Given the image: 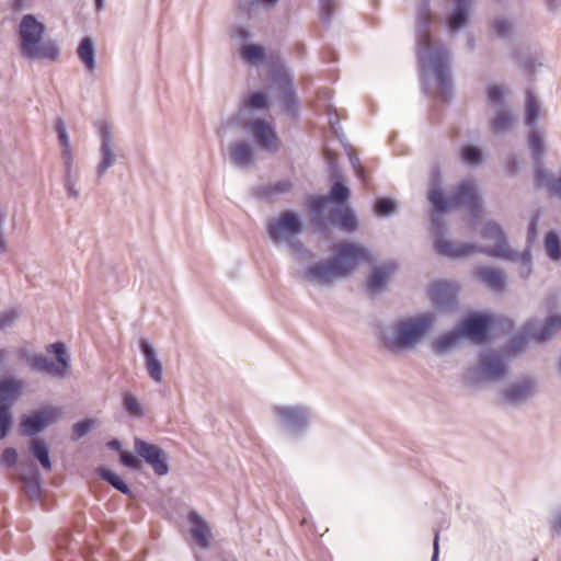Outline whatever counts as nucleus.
Listing matches in <instances>:
<instances>
[{
  "instance_id": "nucleus-10",
  "label": "nucleus",
  "mask_w": 561,
  "mask_h": 561,
  "mask_svg": "<svg viewBox=\"0 0 561 561\" xmlns=\"http://www.w3.org/2000/svg\"><path fill=\"white\" fill-rule=\"evenodd\" d=\"M351 196L350 188L341 182L334 183L329 196H311L307 201L308 214L310 222L317 231L325 232L327 219L322 216L328 203L344 204Z\"/></svg>"
},
{
  "instance_id": "nucleus-19",
  "label": "nucleus",
  "mask_w": 561,
  "mask_h": 561,
  "mask_svg": "<svg viewBox=\"0 0 561 561\" xmlns=\"http://www.w3.org/2000/svg\"><path fill=\"white\" fill-rule=\"evenodd\" d=\"M534 180L538 188H545L550 197L561 202V173H550L542 163H538L535 167Z\"/></svg>"
},
{
  "instance_id": "nucleus-30",
  "label": "nucleus",
  "mask_w": 561,
  "mask_h": 561,
  "mask_svg": "<svg viewBox=\"0 0 561 561\" xmlns=\"http://www.w3.org/2000/svg\"><path fill=\"white\" fill-rule=\"evenodd\" d=\"M495 114L493 119L491 121V128L496 134H504L510 131L515 122V117L511 111V108L507 107H500L494 110Z\"/></svg>"
},
{
  "instance_id": "nucleus-50",
  "label": "nucleus",
  "mask_w": 561,
  "mask_h": 561,
  "mask_svg": "<svg viewBox=\"0 0 561 561\" xmlns=\"http://www.w3.org/2000/svg\"><path fill=\"white\" fill-rule=\"evenodd\" d=\"M528 339H531V337L526 333V327H525L523 333L515 335L511 340V342L508 344V352L514 353V354L522 352L525 348V346L528 342Z\"/></svg>"
},
{
  "instance_id": "nucleus-46",
  "label": "nucleus",
  "mask_w": 561,
  "mask_h": 561,
  "mask_svg": "<svg viewBox=\"0 0 561 561\" xmlns=\"http://www.w3.org/2000/svg\"><path fill=\"white\" fill-rule=\"evenodd\" d=\"M12 422V411L5 408H0V439H4L8 436Z\"/></svg>"
},
{
  "instance_id": "nucleus-44",
  "label": "nucleus",
  "mask_w": 561,
  "mask_h": 561,
  "mask_svg": "<svg viewBox=\"0 0 561 561\" xmlns=\"http://www.w3.org/2000/svg\"><path fill=\"white\" fill-rule=\"evenodd\" d=\"M375 213L380 217H387L396 213L397 203L392 198L379 197L375 202Z\"/></svg>"
},
{
  "instance_id": "nucleus-34",
  "label": "nucleus",
  "mask_w": 561,
  "mask_h": 561,
  "mask_svg": "<svg viewBox=\"0 0 561 561\" xmlns=\"http://www.w3.org/2000/svg\"><path fill=\"white\" fill-rule=\"evenodd\" d=\"M78 56L81 61L84 64L88 71H94L95 64V49L94 42L91 37H84L79 47H78Z\"/></svg>"
},
{
  "instance_id": "nucleus-18",
  "label": "nucleus",
  "mask_w": 561,
  "mask_h": 561,
  "mask_svg": "<svg viewBox=\"0 0 561 561\" xmlns=\"http://www.w3.org/2000/svg\"><path fill=\"white\" fill-rule=\"evenodd\" d=\"M490 328V318L485 314H473L467 318L459 331L462 337H468L474 342L481 343L486 339Z\"/></svg>"
},
{
  "instance_id": "nucleus-45",
  "label": "nucleus",
  "mask_w": 561,
  "mask_h": 561,
  "mask_svg": "<svg viewBox=\"0 0 561 561\" xmlns=\"http://www.w3.org/2000/svg\"><path fill=\"white\" fill-rule=\"evenodd\" d=\"M278 0H238V10L242 13L251 14L252 10L259 5L273 7Z\"/></svg>"
},
{
  "instance_id": "nucleus-16",
  "label": "nucleus",
  "mask_w": 561,
  "mask_h": 561,
  "mask_svg": "<svg viewBox=\"0 0 561 561\" xmlns=\"http://www.w3.org/2000/svg\"><path fill=\"white\" fill-rule=\"evenodd\" d=\"M245 128L251 131L261 149L275 152L280 148V140L274 127L266 121L252 119L245 124Z\"/></svg>"
},
{
  "instance_id": "nucleus-35",
  "label": "nucleus",
  "mask_w": 561,
  "mask_h": 561,
  "mask_svg": "<svg viewBox=\"0 0 561 561\" xmlns=\"http://www.w3.org/2000/svg\"><path fill=\"white\" fill-rule=\"evenodd\" d=\"M30 450L36 460L41 463L44 470H51V461L49 457V449L46 443L41 438H34L30 442Z\"/></svg>"
},
{
  "instance_id": "nucleus-42",
  "label": "nucleus",
  "mask_w": 561,
  "mask_h": 561,
  "mask_svg": "<svg viewBox=\"0 0 561 561\" xmlns=\"http://www.w3.org/2000/svg\"><path fill=\"white\" fill-rule=\"evenodd\" d=\"M460 156L462 161L470 167L478 165L483 160V153L482 150L472 145H466L460 150Z\"/></svg>"
},
{
  "instance_id": "nucleus-59",
  "label": "nucleus",
  "mask_w": 561,
  "mask_h": 561,
  "mask_svg": "<svg viewBox=\"0 0 561 561\" xmlns=\"http://www.w3.org/2000/svg\"><path fill=\"white\" fill-rule=\"evenodd\" d=\"M289 188H290V183L286 182V181L278 182V183L273 184V185H271L268 187L271 194H274V193H285V192H288Z\"/></svg>"
},
{
  "instance_id": "nucleus-32",
  "label": "nucleus",
  "mask_w": 561,
  "mask_h": 561,
  "mask_svg": "<svg viewBox=\"0 0 561 561\" xmlns=\"http://www.w3.org/2000/svg\"><path fill=\"white\" fill-rule=\"evenodd\" d=\"M391 271V265L375 267L367 280L368 289L371 293H379L380 290H382L389 280V275Z\"/></svg>"
},
{
  "instance_id": "nucleus-48",
  "label": "nucleus",
  "mask_w": 561,
  "mask_h": 561,
  "mask_svg": "<svg viewBox=\"0 0 561 561\" xmlns=\"http://www.w3.org/2000/svg\"><path fill=\"white\" fill-rule=\"evenodd\" d=\"M493 30L496 36L506 38L512 34V24L505 18H496L493 22Z\"/></svg>"
},
{
  "instance_id": "nucleus-53",
  "label": "nucleus",
  "mask_w": 561,
  "mask_h": 561,
  "mask_svg": "<svg viewBox=\"0 0 561 561\" xmlns=\"http://www.w3.org/2000/svg\"><path fill=\"white\" fill-rule=\"evenodd\" d=\"M538 221H539V214H534L531 219H530V222H529V226H528V232H527V247L526 248H529V251L531 252L530 248H531V244L535 242V240L537 239V225H538Z\"/></svg>"
},
{
  "instance_id": "nucleus-9",
  "label": "nucleus",
  "mask_w": 561,
  "mask_h": 561,
  "mask_svg": "<svg viewBox=\"0 0 561 561\" xmlns=\"http://www.w3.org/2000/svg\"><path fill=\"white\" fill-rule=\"evenodd\" d=\"M273 414L285 431L302 435L310 425L313 411L306 404H278L273 408Z\"/></svg>"
},
{
  "instance_id": "nucleus-57",
  "label": "nucleus",
  "mask_w": 561,
  "mask_h": 561,
  "mask_svg": "<svg viewBox=\"0 0 561 561\" xmlns=\"http://www.w3.org/2000/svg\"><path fill=\"white\" fill-rule=\"evenodd\" d=\"M505 170L510 175H516L519 171V162L518 159L512 154L508 157L505 165Z\"/></svg>"
},
{
  "instance_id": "nucleus-36",
  "label": "nucleus",
  "mask_w": 561,
  "mask_h": 561,
  "mask_svg": "<svg viewBox=\"0 0 561 561\" xmlns=\"http://www.w3.org/2000/svg\"><path fill=\"white\" fill-rule=\"evenodd\" d=\"M543 249L547 257L553 263L561 262V238L557 232L550 231L545 236Z\"/></svg>"
},
{
  "instance_id": "nucleus-15",
  "label": "nucleus",
  "mask_w": 561,
  "mask_h": 561,
  "mask_svg": "<svg viewBox=\"0 0 561 561\" xmlns=\"http://www.w3.org/2000/svg\"><path fill=\"white\" fill-rule=\"evenodd\" d=\"M135 453L144 459L158 476H165L169 472L167 456L163 449L154 444H150L139 437L134 439Z\"/></svg>"
},
{
  "instance_id": "nucleus-20",
  "label": "nucleus",
  "mask_w": 561,
  "mask_h": 561,
  "mask_svg": "<svg viewBox=\"0 0 561 561\" xmlns=\"http://www.w3.org/2000/svg\"><path fill=\"white\" fill-rule=\"evenodd\" d=\"M431 294L435 306L438 309H450L456 304L458 286L454 283L437 282L431 288Z\"/></svg>"
},
{
  "instance_id": "nucleus-52",
  "label": "nucleus",
  "mask_w": 561,
  "mask_h": 561,
  "mask_svg": "<svg viewBox=\"0 0 561 561\" xmlns=\"http://www.w3.org/2000/svg\"><path fill=\"white\" fill-rule=\"evenodd\" d=\"M20 312L15 309H10L0 313V330H4L14 325Z\"/></svg>"
},
{
  "instance_id": "nucleus-29",
  "label": "nucleus",
  "mask_w": 561,
  "mask_h": 561,
  "mask_svg": "<svg viewBox=\"0 0 561 561\" xmlns=\"http://www.w3.org/2000/svg\"><path fill=\"white\" fill-rule=\"evenodd\" d=\"M461 337L462 335L459 331V328H456L453 331L438 336L433 342L432 350L437 355H445L458 345Z\"/></svg>"
},
{
  "instance_id": "nucleus-2",
  "label": "nucleus",
  "mask_w": 561,
  "mask_h": 561,
  "mask_svg": "<svg viewBox=\"0 0 561 561\" xmlns=\"http://www.w3.org/2000/svg\"><path fill=\"white\" fill-rule=\"evenodd\" d=\"M480 236L494 245H478L468 242L438 241V251L448 259H463L474 253H483L488 256L503 261L517 262L522 265L520 277L526 279L533 273V257L529 248L524 251H514L507 240L502 226L494 221H485L480 231Z\"/></svg>"
},
{
  "instance_id": "nucleus-17",
  "label": "nucleus",
  "mask_w": 561,
  "mask_h": 561,
  "mask_svg": "<svg viewBox=\"0 0 561 561\" xmlns=\"http://www.w3.org/2000/svg\"><path fill=\"white\" fill-rule=\"evenodd\" d=\"M561 331V316H550L543 323L538 324L536 321L526 323V333L537 342H546Z\"/></svg>"
},
{
  "instance_id": "nucleus-37",
  "label": "nucleus",
  "mask_w": 561,
  "mask_h": 561,
  "mask_svg": "<svg viewBox=\"0 0 561 561\" xmlns=\"http://www.w3.org/2000/svg\"><path fill=\"white\" fill-rule=\"evenodd\" d=\"M123 408L126 411V413L133 419H140L145 414L142 403L134 393L128 391L123 393Z\"/></svg>"
},
{
  "instance_id": "nucleus-51",
  "label": "nucleus",
  "mask_w": 561,
  "mask_h": 561,
  "mask_svg": "<svg viewBox=\"0 0 561 561\" xmlns=\"http://www.w3.org/2000/svg\"><path fill=\"white\" fill-rule=\"evenodd\" d=\"M93 427V420L85 419L83 421L77 422L72 426L73 439H80L81 437L85 436Z\"/></svg>"
},
{
  "instance_id": "nucleus-39",
  "label": "nucleus",
  "mask_w": 561,
  "mask_h": 561,
  "mask_svg": "<svg viewBox=\"0 0 561 561\" xmlns=\"http://www.w3.org/2000/svg\"><path fill=\"white\" fill-rule=\"evenodd\" d=\"M505 87L502 84H490L486 88V101L494 110L507 107L505 100Z\"/></svg>"
},
{
  "instance_id": "nucleus-8",
  "label": "nucleus",
  "mask_w": 561,
  "mask_h": 561,
  "mask_svg": "<svg viewBox=\"0 0 561 561\" xmlns=\"http://www.w3.org/2000/svg\"><path fill=\"white\" fill-rule=\"evenodd\" d=\"M266 231L274 244L286 242L296 249L297 243L294 239L304 231V222L297 213L286 210L267 221Z\"/></svg>"
},
{
  "instance_id": "nucleus-27",
  "label": "nucleus",
  "mask_w": 561,
  "mask_h": 561,
  "mask_svg": "<svg viewBox=\"0 0 561 561\" xmlns=\"http://www.w3.org/2000/svg\"><path fill=\"white\" fill-rule=\"evenodd\" d=\"M22 382L12 377L0 379V408L11 410L14 400L20 396Z\"/></svg>"
},
{
  "instance_id": "nucleus-47",
  "label": "nucleus",
  "mask_w": 561,
  "mask_h": 561,
  "mask_svg": "<svg viewBox=\"0 0 561 561\" xmlns=\"http://www.w3.org/2000/svg\"><path fill=\"white\" fill-rule=\"evenodd\" d=\"M121 462L133 470H140L141 469V459L140 457L135 453L123 450L121 451Z\"/></svg>"
},
{
  "instance_id": "nucleus-64",
  "label": "nucleus",
  "mask_w": 561,
  "mask_h": 561,
  "mask_svg": "<svg viewBox=\"0 0 561 561\" xmlns=\"http://www.w3.org/2000/svg\"><path fill=\"white\" fill-rule=\"evenodd\" d=\"M350 161H351L352 165L356 169L357 174H358L359 176H363L364 170H363V168L359 165V159H358V157L351 154V156H350Z\"/></svg>"
},
{
  "instance_id": "nucleus-21",
  "label": "nucleus",
  "mask_w": 561,
  "mask_h": 561,
  "mask_svg": "<svg viewBox=\"0 0 561 561\" xmlns=\"http://www.w3.org/2000/svg\"><path fill=\"white\" fill-rule=\"evenodd\" d=\"M474 276L494 293H502L506 287V275L492 266H481L474 271Z\"/></svg>"
},
{
  "instance_id": "nucleus-60",
  "label": "nucleus",
  "mask_w": 561,
  "mask_h": 561,
  "mask_svg": "<svg viewBox=\"0 0 561 561\" xmlns=\"http://www.w3.org/2000/svg\"><path fill=\"white\" fill-rule=\"evenodd\" d=\"M545 7L550 13H559L561 11V0H543Z\"/></svg>"
},
{
  "instance_id": "nucleus-40",
  "label": "nucleus",
  "mask_w": 561,
  "mask_h": 561,
  "mask_svg": "<svg viewBox=\"0 0 561 561\" xmlns=\"http://www.w3.org/2000/svg\"><path fill=\"white\" fill-rule=\"evenodd\" d=\"M241 56L247 62L259 65L265 59V49L259 44H247L241 49Z\"/></svg>"
},
{
  "instance_id": "nucleus-22",
  "label": "nucleus",
  "mask_w": 561,
  "mask_h": 561,
  "mask_svg": "<svg viewBox=\"0 0 561 561\" xmlns=\"http://www.w3.org/2000/svg\"><path fill=\"white\" fill-rule=\"evenodd\" d=\"M139 348L145 358V367L154 382L162 381V364L157 356L153 345L146 339H140Z\"/></svg>"
},
{
  "instance_id": "nucleus-4",
  "label": "nucleus",
  "mask_w": 561,
  "mask_h": 561,
  "mask_svg": "<svg viewBox=\"0 0 561 561\" xmlns=\"http://www.w3.org/2000/svg\"><path fill=\"white\" fill-rule=\"evenodd\" d=\"M368 259L369 252L362 244L343 241L335 247L332 257L311 264L302 273V277L313 286L328 287L351 275Z\"/></svg>"
},
{
  "instance_id": "nucleus-26",
  "label": "nucleus",
  "mask_w": 561,
  "mask_h": 561,
  "mask_svg": "<svg viewBox=\"0 0 561 561\" xmlns=\"http://www.w3.org/2000/svg\"><path fill=\"white\" fill-rule=\"evenodd\" d=\"M328 222L337 226L347 233H352L358 228L357 217L350 207L332 209Z\"/></svg>"
},
{
  "instance_id": "nucleus-56",
  "label": "nucleus",
  "mask_w": 561,
  "mask_h": 561,
  "mask_svg": "<svg viewBox=\"0 0 561 561\" xmlns=\"http://www.w3.org/2000/svg\"><path fill=\"white\" fill-rule=\"evenodd\" d=\"M321 19L324 23H329L334 8V0H320Z\"/></svg>"
},
{
  "instance_id": "nucleus-49",
  "label": "nucleus",
  "mask_w": 561,
  "mask_h": 561,
  "mask_svg": "<svg viewBox=\"0 0 561 561\" xmlns=\"http://www.w3.org/2000/svg\"><path fill=\"white\" fill-rule=\"evenodd\" d=\"M64 185L70 198H79L80 191L77 188V178L72 175V171H65Z\"/></svg>"
},
{
  "instance_id": "nucleus-28",
  "label": "nucleus",
  "mask_w": 561,
  "mask_h": 561,
  "mask_svg": "<svg viewBox=\"0 0 561 561\" xmlns=\"http://www.w3.org/2000/svg\"><path fill=\"white\" fill-rule=\"evenodd\" d=\"M188 523L191 525V534L195 541L202 547V548H208L209 547V540H208V534H209V527L207 523L204 520V518L195 511H192L188 514Z\"/></svg>"
},
{
  "instance_id": "nucleus-58",
  "label": "nucleus",
  "mask_w": 561,
  "mask_h": 561,
  "mask_svg": "<svg viewBox=\"0 0 561 561\" xmlns=\"http://www.w3.org/2000/svg\"><path fill=\"white\" fill-rule=\"evenodd\" d=\"M61 156L65 162V171H72L73 157L71 147H62Z\"/></svg>"
},
{
  "instance_id": "nucleus-55",
  "label": "nucleus",
  "mask_w": 561,
  "mask_h": 561,
  "mask_svg": "<svg viewBox=\"0 0 561 561\" xmlns=\"http://www.w3.org/2000/svg\"><path fill=\"white\" fill-rule=\"evenodd\" d=\"M230 35L240 42H247L251 38L250 30L244 25H234L231 27Z\"/></svg>"
},
{
  "instance_id": "nucleus-61",
  "label": "nucleus",
  "mask_w": 561,
  "mask_h": 561,
  "mask_svg": "<svg viewBox=\"0 0 561 561\" xmlns=\"http://www.w3.org/2000/svg\"><path fill=\"white\" fill-rule=\"evenodd\" d=\"M4 217L0 214V254L7 252V241L3 232Z\"/></svg>"
},
{
  "instance_id": "nucleus-5",
  "label": "nucleus",
  "mask_w": 561,
  "mask_h": 561,
  "mask_svg": "<svg viewBox=\"0 0 561 561\" xmlns=\"http://www.w3.org/2000/svg\"><path fill=\"white\" fill-rule=\"evenodd\" d=\"M435 321L431 312L399 319L380 332V345L394 354L412 351L428 334Z\"/></svg>"
},
{
  "instance_id": "nucleus-3",
  "label": "nucleus",
  "mask_w": 561,
  "mask_h": 561,
  "mask_svg": "<svg viewBox=\"0 0 561 561\" xmlns=\"http://www.w3.org/2000/svg\"><path fill=\"white\" fill-rule=\"evenodd\" d=\"M427 197L432 203L435 213L431 218L434 233V248L439 255L444 256L437 248L438 241H447L444 238L445 224L440 218V215L446 213L449 208L463 207L468 209L473 217H478L481 209V198L478 194V185L473 180H463L450 197L446 198L442 191V179L437 171L432 173Z\"/></svg>"
},
{
  "instance_id": "nucleus-11",
  "label": "nucleus",
  "mask_w": 561,
  "mask_h": 561,
  "mask_svg": "<svg viewBox=\"0 0 561 561\" xmlns=\"http://www.w3.org/2000/svg\"><path fill=\"white\" fill-rule=\"evenodd\" d=\"M538 393V380L525 376L502 389L499 402L506 408L518 409L527 404Z\"/></svg>"
},
{
  "instance_id": "nucleus-13",
  "label": "nucleus",
  "mask_w": 561,
  "mask_h": 561,
  "mask_svg": "<svg viewBox=\"0 0 561 561\" xmlns=\"http://www.w3.org/2000/svg\"><path fill=\"white\" fill-rule=\"evenodd\" d=\"M98 134L101 139L100 156L101 160L96 168V174L102 178L110 168H112L119 158V148L113 127L110 123L103 121L98 124Z\"/></svg>"
},
{
  "instance_id": "nucleus-62",
  "label": "nucleus",
  "mask_w": 561,
  "mask_h": 561,
  "mask_svg": "<svg viewBox=\"0 0 561 561\" xmlns=\"http://www.w3.org/2000/svg\"><path fill=\"white\" fill-rule=\"evenodd\" d=\"M438 540H439L438 531H435V535H434V542H433V556H432V561H437V559H438V553H439V545H438Z\"/></svg>"
},
{
  "instance_id": "nucleus-1",
  "label": "nucleus",
  "mask_w": 561,
  "mask_h": 561,
  "mask_svg": "<svg viewBox=\"0 0 561 561\" xmlns=\"http://www.w3.org/2000/svg\"><path fill=\"white\" fill-rule=\"evenodd\" d=\"M433 23L430 0H419L416 5L417 60L425 89L433 77L439 89L437 98L447 101L453 93V80L449 68L450 51L439 45L433 48L430 27Z\"/></svg>"
},
{
  "instance_id": "nucleus-43",
  "label": "nucleus",
  "mask_w": 561,
  "mask_h": 561,
  "mask_svg": "<svg viewBox=\"0 0 561 561\" xmlns=\"http://www.w3.org/2000/svg\"><path fill=\"white\" fill-rule=\"evenodd\" d=\"M243 104L251 111H261L267 108V96L263 92H253L243 99Z\"/></svg>"
},
{
  "instance_id": "nucleus-63",
  "label": "nucleus",
  "mask_w": 561,
  "mask_h": 561,
  "mask_svg": "<svg viewBox=\"0 0 561 561\" xmlns=\"http://www.w3.org/2000/svg\"><path fill=\"white\" fill-rule=\"evenodd\" d=\"M55 128H56V131H57L58 136L68 134L66 125H65V122H64L62 118H58L56 121Z\"/></svg>"
},
{
  "instance_id": "nucleus-14",
  "label": "nucleus",
  "mask_w": 561,
  "mask_h": 561,
  "mask_svg": "<svg viewBox=\"0 0 561 561\" xmlns=\"http://www.w3.org/2000/svg\"><path fill=\"white\" fill-rule=\"evenodd\" d=\"M60 414V410L55 407H44L35 410L32 414L21 416L20 431L24 436H36L44 432Z\"/></svg>"
},
{
  "instance_id": "nucleus-38",
  "label": "nucleus",
  "mask_w": 561,
  "mask_h": 561,
  "mask_svg": "<svg viewBox=\"0 0 561 561\" xmlns=\"http://www.w3.org/2000/svg\"><path fill=\"white\" fill-rule=\"evenodd\" d=\"M528 146L536 160V165L541 163V159L545 152L543 136L539 129L533 128L528 135Z\"/></svg>"
},
{
  "instance_id": "nucleus-54",
  "label": "nucleus",
  "mask_w": 561,
  "mask_h": 561,
  "mask_svg": "<svg viewBox=\"0 0 561 561\" xmlns=\"http://www.w3.org/2000/svg\"><path fill=\"white\" fill-rule=\"evenodd\" d=\"M16 461H18V451L14 448L8 447L2 451L1 458H0L1 465L9 468V467H12L13 465H15Z\"/></svg>"
},
{
  "instance_id": "nucleus-31",
  "label": "nucleus",
  "mask_w": 561,
  "mask_h": 561,
  "mask_svg": "<svg viewBox=\"0 0 561 561\" xmlns=\"http://www.w3.org/2000/svg\"><path fill=\"white\" fill-rule=\"evenodd\" d=\"M20 480L30 500L35 501L41 497L42 478L37 469H33L28 474H22Z\"/></svg>"
},
{
  "instance_id": "nucleus-6",
  "label": "nucleus",
  "mask_w": 561,
  "mask_h": 561,
  "mask_svg": "<svg viewBox=\"0 0 561 561\" xmlns=\"http://www.w3.org/2000/svg\"><path fill=\"white\" fill-rule=\"evenodd\" d=\"M46 26L34 14H25L19 24L20 51L26 59L56 60L59 48L54 41H43Z\"/></svg>"
},
{
  "instance_id": "nucleus-33",
  "label": "nucleus",
  "mask_w": 561,
  "mask_h": 561,
  "mask_svg": "<svg viewBox=\"0 0 561 561\" xmlns=\"http://www.w3.org/2000/svg\"><path fill=\"white\" fill-rule=\"evenodd\" d=\"M540 106L541 104L537 95L531 90H527L525 100V123L528 127L534 128L536 126Z\"/></svg>"
},
{
  "instance_id": "nucleus-7",
  "label": "nucleus",
  "mask_w": 561,
  "mask_h": 561,
  "mask_svg": "<svg viewBox=\"0 0 561 561\" xmlns=\"http://www.w3.org/2000/svg\"><path fill=\"white\" fill-rule=\"evenodd\" d=\"M507 366L504 356L495 351L481 353L476 367L468 369L465 383L476 387L484 382H496L505 378Z\"/></svg>"
},
{
  "instance_id": "nucleus-23",
  "label": "nucleus",
  "mask_w": 561,
  "mask_h": 561,
  "mask_svg": "<svg viewBox=\"0 0 561 561\" xmlns=\"http://www.w3.org/2000/svg\"><path fill=\"white\" fill-rule=\"evenodd\" d=\"M231 163L238 168H249L254 161V148L244 140L233 141L229 145Z\"/></svg>"
},
{
  "instance_id": "nucleus-12",
  "label": "nucleus",
  "mask_w": 561,
  "mask_h": 561,
  "mask_svg": "<svg viewBox=\"0 0 561 561\" xmlns=\"http://www.w3.org/2000/svg\"><path fill=\"white\" fill-rule=\"evenodd\" d=\"M47 351L56 356L57 363L45 355H34L28 358L30 365L37 373L48 374L54 378H65L70 368L67 348L62 343H53Z\"/></svg>"
},
{
  "instance_id": "nucleus-41",
  "label": "nucleus",
  "mask_w": 561,
  "mask_h": 561,
  "mask_svg": "<svg viewBox=\"0 0 561 561\" xmlns=\"http://www.w3.org/2000/svg\"><path fill=\"white\" fill-rule=\"evenodd\" d=\"M100 476L103 480H105L107 483H110L114 489L119 491L123 494H130V489L128 484L114 471L101 467L100 468Z\"/></svg>"
},
{
  "instance_id": "nucleus-25",
  "label": "nucleus",
  "mask_w": 561,
  "mask_h": 561,
  "mask_svg": "<svg viewBox=\"0 0 561 561\" xmlns=\"http://www.w3.org/2000/svg\"><path fill=\"white\" fill-rule=\"evenodd\" d=\"M453 11L447 18V26L451 33L459 31L469 20L472 0H451Z\"/></svg>"
},
{
  "instance_id": "nucleus-24",
  "label": "nucleus",
  "mask_w": 561,
  "mask_h": 561,
  "mask_svg": "<svg viewBox=\"0 0 561 561\" xmlns=\"http://www.w3.org/2000/svg\"><path fill=\"white\" fill-rule=\"evenodd\" d=\"M274 83L279 90V98L290 115H296V93L291 83V78L287 73H278L274 77Z\"/></svg>"
}]
</instances>
